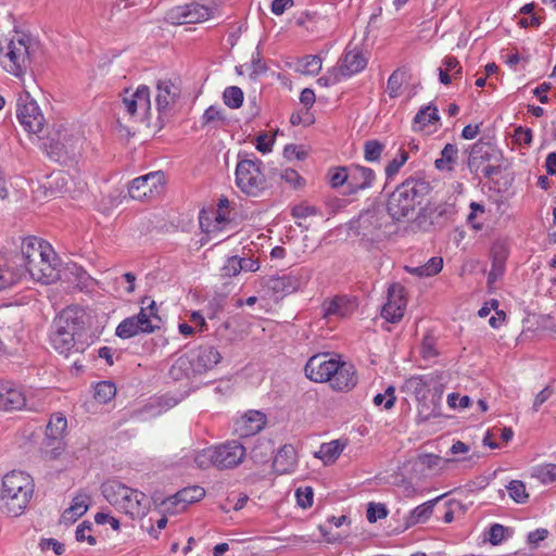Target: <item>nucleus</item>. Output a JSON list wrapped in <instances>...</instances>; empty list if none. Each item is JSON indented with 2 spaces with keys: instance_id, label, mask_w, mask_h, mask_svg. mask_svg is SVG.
Here are the masks:
<instances>
[{
  "instance_id": "obj_37",
  "label": "nucleus",
  "mask_w": 556,
  "mask_h": 556,
  "mask_svg": "<svg viewBox=\"0 0 556 556\" xmlns=\"http://www.w3.org/2000/svg\"><path fill=\"white\" fill-rule=\"evenodd\" d=\"M116 394V387L111 381H101L94 388V399L101 404L111 401Z\"/></svg>"
},
{
  "instance_id": "obj_32",
  "label": "nucleus",
  "mask_w": 556,
  "mask_h": 556,
  "mask_svg": "<svg viewBox=\"0 0 556 556\" xmlns=\"http://www.w3.org/2000/svg\"><path fill=\"white\" fill-rule=\"evenodd\" d=\"M440 121L438 108L432 103L421 108L414 117L413 129L422 130L427 125Z\"/></svg>"
},
{
  "instance_id": "obj_48",
  "label": "nucleus",
  "mask_w": 556,
  "mask_h": 556,
  "mask_svg": "<svg viewBox=\"0 0 556 556\" xmlns=\"http://www.w3.org/2000/svg\"><path fill=\"white\" fill-rule=\"evenodd\" d=\"M241 270H242V265H241L240 257H238V256L228 257L226 263L224 264V266L220 269L223 277L237 276L238 274H240Z\"/></svg>"
},
{
  "instance_id": "obj_58",
  "label": "nucleus",
  "mask_w": 556,
  "mask_h": 556,
  "mask_svg": "<svg viewBox=\"0 0 556 556\" xmlns=\"http://www.w3.org/2000/svg\"><path fill=\"white\" fill-rule=\"evenodd\" d=\"M426 277H431L441 271L443 267L442 257H431L425 265Z\"/></svg>"
},
{
  "instance_id": "obj_36",
  "label": "nucleus",
  "mask_w": 556,
  "mask_h": 556,
  "mask_svg": "<svg viewBox=\"0 0 556 556\" xmlns=\"http://www.w3.org/2000/svg\"><path fill=\"white\" fill-rule=\"evenodd\" d=\"M320 70L321 59L317 55H306L296 64V71L304 75H316Z\"/></svg>"
},
{
  "instance_id": "obj_30",
  "label": "nucleus",
  "mask_w": 556,
  "mask_h": 556,
  "mask_svg": "<svg viewBox=\"0 0 556 556\" xmlns=\"http://www.w3.org/2000/svg\"><path fill=\"white\" fill-rule=\"evenodd\" d=\"M442 496H439L434 500L428 501L409 511L407 516L404 517V530H407L416 525L425 523L433 514V508L435 504Z\"/></svg>"
},
{
  "instance_id": "obj_62",
  "label": "nucleus",
  "mask_w": 556,
  "mask_h": 556,
  "mask_svg": "<svg viewBox=\"0 0 556 556\" xmlns=\"http://www.w3.org/2000/svg\"><path fill=\"white\" fill-rule=\"evenodd\" d=\"M443 65L445 71L453 72L454 77H457L462 73V66L459 65V62L455 56H445Z\"/></svg>"
},
{
  "instance_id": "obj_59",
  "label": "nucleus",
  "mask_w": 556,
  "mask_h": 556,
  "mask_svg": "<svg viewBox=\"0 0 556 556\" xmlns=\"http://www.w3.org/2000/svg\"><path fill=\"white\" fill-rule=\"evenodd\" d=\"M39 546L42 552L52 549L56 555H61L64 552V545L55 539H42Z\"/></svg>"
},
{
  "instance_id": "obj_33",
  "label": "nucleus",
  "mask_w": 556,
  "mask_h": 556,
  "mask_svg": "<svg viewBox=\"0 0 556 556\" xmlns=\"http://www.w3.org/2000/svg\"><path fill=\"white\" fill-rule=\"evenodd\" d=\"M432 379L429 376H413L405 381L407 392L414 394L416 399L427 397Z\"/></svg>"
},
{
  "instance_id": "obj_11",
  "label": "nucleus",
  "mask_w": 556,
  "mask_h": 556,
  "mask_svg": "<svg viewBox=\"0 0 556 556\" xmlns=\"http://www.w3.org/2000/svg\"><path fill=\"white\" fill-rule=\"evenodd\" d=\"M219 3L214 0H197L178 5L166 13V21L173 25L202 23L220 15Z\"/></svg>"
},
{
  "instance_id": "obj_8",
  "label": "nucleus",
  "mask_w": 556,
  "mask_h": 556,
  "mask_svg": "<svg viewBox=\"0 0 556 556\" xmlns=\"http://www.w3.org/2000/svg\"><path fill=\"white\" fill-rule=\"evenodd\" d=\"M34 492L30 476L23 471L13 470L2 479L0 500L10 516H20L27 507Z\"/></svg>"
},
{
  "instance_id": "obj_56",
  "label": "nucleus",
  "mask_w": 556,
  "mask_h": 556,
  "mask_svg": "<svg viewBox=\"0 0 556 556\" xmlns=\"http://www.w3.org/2000/svg\"><path fill=\"white\" fill-rule=\"evenodd\" d=\"M223 112L220 109L216 106H210L205 110L203 116H202V123L203 125H208L217 121H223Z\"/></svg>"
},
{
  "instance_id": "obj_18",
  "label": "nucleus",
  "mask_w": 556,
  "mask_h": 556,
  "mask_svg": "<svg viewBox=\"0 0 556 556\" xmlns=\"http://www.w3.org/2000/svg\"><path fill=\"white\" fill-rule=\"evenodd\" d=\"M406 304L404 287L400 283L391 285L388 289L387 302L381 309L382 318L392 324L399 323L404 316Z\"/></svg>"
},
{
  "instance_id": "obj_54",
  "label": "nucleus",
  "mask_w": 556,
  "mask_h": 556,
  "mask_svg": "<svg viewBox=\"0 0 556 556\" xmlns=\"http://www.w3.org/2000/svg\"><path fill=\"white\" fill-rule=\"evenodd\" d=\"M283 156L288 161L304 160L307 156V153L302 146L287 144L283 149Z\"/></svg>"
},
{
  "instance_id": "obj_10",
  "label": "nucleus",
  "mask_w": 556,
  "mask_h": 556,
  "mask_svg": "<svg viewBox=\"0 0 556 556\" xmlns=\"http://www.w3.org/2000/svg\"><path fill=\"white\" fill-rule=\"evenodd\" d=\"M389 218L391 217L380 205H371L350 222V230L366 241L378 242L388 235Z\"/></svg>"
},
{
  "instance_id": "obj_4",
  "label": "nucleus",
  "mask_w": 556,
  "mask_h": 556,
  "mask_svg": "<svg viewBox=\"0 0 556 556\" xmlns=\"http://www.w3.org/2000/svg\"><path fill=\"white\" fill-rule=\"evenodd\" d=\"M429 191L430 185L425 179L407 178L389 195L388 215L395 222L414 218L422 210Z\"/></svg>"
},
{
  "instance_id": "obj_51",
  "label": "nucleus",
  "mask_w": 556,
  "mask_h": 556,
  "mask_svg": "<svg viewBox=\"0 0 556 556\" xmlns=\"http://www.w3.org/2000/svg\"><path fill=\"white\" fill-rule=\"evenodd\" d=\"M92 528L90 523L83 522L76 529V540L78 542L87 541L89 545H94L97 543L96 538L91 534Z\"/></svg>"
},
{
  "instance_id": "obj_19",
  "label": "nucleus",
  "mask_w": 556,
  "mask_h": 556,
  "mask_svg": "<svg viewBox=\"0 0 556 556\" xmlns=\"http://www.w3.org/2000/svg\"><path fill=\"white\" fill-rule=\"evenodd\" d=\"M163 174L152 172L135 178L128 188L129 195L135 200H146L160 192L163 186Z\"/></svg>"
},
{
  "instance_id": "obj_31",
  "label": "nucleus",
  "mask_w": 556,
  "mask_h": 556,
  "mask_svg": "<svg viewBox=\"0 0 556 556\" xmlns=\"http://www.w3.org/2000/svg\"><path fill=\"white\" fill-rule=\"evenodd\" d=\"M90 502L91 498L87 493L77 494L73 498L71 506L63 511L61 517L62 521L64 523L75 522L79 517H81L87 511Z\"/></svg>"
},
{
  "instance_id": "obj_63",
  "label": "nucleus",
  "mask_w": 556,
  "mask_h": 556,
  "mask_svg": "<svg viewBox=\"0 0 556 556\" xmlns=\"http://www.w3.org/2000/svg\"><path fill=\"white\" fill-rule=\"evenodd\" d=\"M504 273V262L502 258H494L492 269L489 273V283L494 282Z\"/></svg>"
},
{
  "instance_id": "obj_20",
  "label": "nucleus",
  "mask_w": 556,
  "mask_h": 556,
  "mask_svg": "<svg viewBox=\"0 0 556 556\" xmlns=\"http://www.w3.org/2000/svg\"><path fill=\"white\" fill-rule=\"evenodd\" d=\"M205 496V490L199 485L184 488L175 495L162 502L164 510L170 514H178L186 509L187 505L199 502Z\"/></svg>"
},
{
  "instance_id": "obj_26",
  "label": "nucleus",
  "mask_w": 556,
  "mask_h": 556,
  "mask_svg": "<svg viewBox=\"0 0 556 556\" xmlns=\"http://www.w3.org/2000/svg\"><path fill=\"white\" fill-rule=\"evenodd\" d=\"M356 308V304L348 296H334L323 304L324 317L344 318L350 316Z\"/></svg>"
},
{
  "instance_id": "obj_47",
  "label": "nucleus",
  "mask_w": 556,
  "mask_h": 556,
  "mask_svg": "<svg viewBox=\"0 0 556 556\" xmlns=\"http://www.w3.org/2000/svg\"><path fill=\"white\" fill-rule=\"evenodd\" d=\"M388 516V509L384 504L381 503H369L367 506L366 517L371 523L378 519L386 518Z\"/></svg>"
},
{
  "instance_id": "obj_57",
  "label": "nucleus",
  "mask_w": 556,
  "mask_h": 556,
  "mask_svg": "<svg viewBox=\"0 0 556 556\" xmlns=\"http://www.w3.org/2000/svg\"><path fill=\"white\" fill-rule=\"evenodd\" d=\"M514 140L518 144L529 146L532 142V130L521 126L517 127L514 131Z\"/></svg>"
},
{
  "instance_id": "obj_38",
  "label": "nucleus",
  "mask_w": 556,
  "mask_h": 556,
  "mask_svg": "<svg viewBox=\"0 0 556 556\" xmlns=\"http://www.w3.org/2000/svg\"><path fill=\"white\" fill-rule=\"evenodd\" d=\"M343 444L340 441L334 440L329 443H324L318 452L319 457L325 462H333L343 451Z\"/></svg>"
},
{
  "instance_id": "obj_45",
  "label": "nucleus",
  "mask_w": 556,
  "mask_h": 556,
  "mask_svg": "<svg viewBox=\"0 0 556 556\" xmlns=\"http://www.w3.org/2000/svg\"><path fill=\"white\" fill-rule=\"evenodd\" d=\"M408 153L401 150L397 156L388 163L386 166V176L388 179L393 178L400 170V168L407 162Z\"/></svg>"
},
{
  "instance_id": "obj_34",
  "label": "nucleus",
  "mask_w": 556,
  "mask_h": 556,
  "mask_svg": "<svg viewBox=\"0 0 556 556\" xmlns=\"http://www.w3.org/2000/svg\"><path fill=\"white\" fill-rule=\"evenodd\" d=\"M458 149L455 144L447 143L441 151V157L435 160L439 170H452L456 164Z\"/></svg>"
},
{
  "instance_id": "obj_64",
  "label": "nucleus",
  "mask_w": 556,
  "mask_h": 556,
  "mask_svg": "<svg viewBox=\"0 0 556 556\" xmlns=\"http://www.w3.org/2000/svg\"><path fill=\"white\" fill-rule=\"evenodd\" d=\"M341 75L340 73L338 72V70H332L331 72H329L327 75L318 78L317 83L321 86H330V85H333V84H337L338 81H340L341 79Z\"/></svg>"
},
{
  "instance_id": "obj_12",
  "label": "nucleus",
  "mask_w": 556,
  "mask_h": 556,
  "mask_svg": "<svg viewBox=\"0 0 556 556\" xmlns=\"http://www.w3.org/2000/svg\"><path fill=\"white\" fill-rule=\"evenodd\" d=\"M258 159H242L236 166V185L247 195L260 197L267 188Z\"/></svg>"
},
{
  "instance_id": "obj_40",
  "label": "nucleus",
  "mask_w": 556,
  "mask_h": 556,
  "mask_svg": "<svg viewBox=\"0 0 556 556\" xmlns=\"http://www.w3.org/2000/svg\"><path fill=\"white\" fill-rule=\"evenodd\" d=\"M194 463L201 469L208 467L217 468V462L215 460V448L214 446L206 447L197 453L194 456Z\"/></svg>"
},
{
  "instance_id": "obj_61",
  "label": "nucleus",
  "mask_w": 556,
  "mask_h": 556,
  "mask_svg": "<svg viewBox=\"0 0 556 556\" xmlns=\"http://www.w3.org/2000/svg\"><path fill=\"white\" fill-rule=\"evenodd\" d=\"M505 536V528L502 525L495 523L490 528L489 541L493 545L500 544Z\"/></svg>"
},
{
  "instance_id": "obj_44",
  "label": "nucleus",
  "mask_w": 556,
  "mask_h": 556,
  "mask_svg": "<svg viewBox=\"0 0 556 556\" xmlns=\"http://www.w3.org/2000/svg\"><path fill=\"white\" fill-rule=\"evenodd\" d=\"M329 184L332 188H339L346 184L349 186V168L336 167L331 168L328 173Z\"/></svg>"
},
{
  "instance_id": "obj_23",
  "label": "nucleus",
  "mask_w": 556,
  "mask_h": 556,
  "mask_svg": "<svg viewBox=\"0 0 556 556\" xmlns=\"http://www.w3.org/2000/svg\"><path fill=\"white\" fill-rule=\"evenodd\" d=\"M357 374L354 365L338 358V368L329 381L336 391H350L357 384Z\"/></svg>"
},
{
  "instance_id": "obj_52",
  "label": "nucleus",
  "mask_w": 556,
  "mask_h": 556,
  "mask_svg": "<svg viewBox=\"0 0 556 556\" xmlns=\"http://www.w3.org/2000/svg\"><path fill=\"white\" fill-rule=\"evenodd\" d=\"M295 496H296L298 504L302 508H308L313 505L314 492L311 486H305L303 489L299 488L295 491Z\"/></svg>"
},
{
  "instance_id": "obj_25",
  "label": "nucleus",
  "mask_w": 556,
  "mask_h": 556,
  "mask_svg": "<svg viewBox=\"0 0 556 556\" xmlns=\"http://www.w3.org/2000/svg\"><path fill=\"white\" fill-rule=\"evenodd\" d=\"M375 180V172L365 166L352 165L349 167V193L370 188Z\"/></svg>"
},
{
  "instance_id": "obj_35",
  "label": "nucleus",
  "mask_w": 556,
  "mask_h": 556,
  "mask_svg": "<svg viewBox=\"0 0 556 556\" xmlns=\"http://www.w3.org/2000/svg\"><path fill=\"white\" fill-rule=\"evenodd\" d=\"M66 426L67 421L63 414H53L47 425V437L54 440L61 438L66 429Z\"/></svg>"
},
{
  "instance_id": "obj_21",
  "label": "nucleus",
  "mask_w": 556,
  "mask_h": 556,
  "mask_svg": "<svg viewBox=\"0 0 556 556\" xmlns=\"http://www.w3.org/2000/svg\"><path fill=\"white\" fill-rule=\"evenodd\" d=\"M155 105L160 114L172 111L180 97V86L176 80L159 79L155 86Z\"/></svg>"
},
{
  "instance_id": "obj_50",
  "label": "nucleus",
  "mask_w": 556,
  "mask_h": 556,
  "mask_svg": "<svg viewBox=\"0 0 556 556\" xmlns=\"http://www.w3.org/2000/svg\"><path fill=\"white\" fill-rule=\"evenodd\" d=\"M420 464L426 467L427 469H441L443 468L444 464H446L448 460L444 459L438 455L433 454H426L419 457Z\"/></svg>"
},
{
  "instance_id": "obj_46",
  "label": "nucleus",
  "mask_w": 556,
  "mask_h": 556,
  "mask_svg": "<svg viewBox=\"0 0 556 556\" xmlns=\"http://www.w3.org/2000/svg\"><path fill=\"white\" fill-rule=\"evenodd\" d=\"M396 401L395 389L393 386H389L384 393H379L374 397V404L377 406L383 405L386 409H390L394 406Z\"/></svg>"
},
{
  "instance_id": "obj_43",
  "label": "nucleus",
  "mask_w": 556,
  "mask_h": 556,
  "mask_svg": "<svg viewBox=\"0 0 556 556\" xmlns=\"http://www.w3.org/2000/svg\"><path fill=\"white\" fill-rule=\"evenodd\" d=\"M507 491L509 496L516 502V503H526L529 494L527 493L526 485L520 480H513L507 485Z\"/></svg>"
},
{
  "instance_id": "obj_39",
  "label": "nucleus",
  "mask_w": 556,
  "mask_h": 556,
  "mask_svg": "<svg viewBox=\"0 0 556 556\" xmlns=\"http://www.w3.org/2000/svg\"><path fill=\"white\" fill-rule=\"evenodd\" d=\"M532 476L544 484L556 482V464L538 466L533 469Z\"/></svg>"
},
{
  "instance_id": "obj_27",
  "label": "nucleus",
  "mask_w": 556,
  "mask_h": 556,
  "mask_svg": "<svg viewBox=\"0 0 556 556\" xmlns=\"http://www.w3.org/2000/svg\"><path fill=\"white\" fill-rule=\"evenodd\" d=\"M23 276V268L14 258L0 256V290L17 283Z\"/></svg>"
},
{
  "instance_id": "obj_28",
  "label": "nucleus",
  "mask_w": 556,
  "mask_h": 556,
  "mask_svg": "<svg viewBox=\"0 0 556 556\" xmlns=\"http://www.w3.org/2000/svg\"><path fill=\"white\" fill-rule=\"evenodd\" d=\"M296 466V453L292 445L286 444L279 448L274 462L273 468L279 475L290 473Z\"/></svg>"
},
{
  "instance_id": "obj_16",
  "label": "nucleus",
  "mask_w": 556,
  "mask_h": 556,
  "mask_svg": "<svg viewBox=\"0 0 556 556\" xmlns=\"http://www.w3.org/2000/svg\"><path fill=\"white\" fill-rule=\"evenodd\" d=\"M215 460L217 469H232L238 467L247 456V448L238 440H230L222 444L214 445Z\"/></svg>"
},
{
  "instance_id": "obj_5",
  "label": "nucleus",
  "mask_w": 556,
  "mask_h": 556,
  "mask_svg": "<svg viewBox=\"0 0 556 556\" xmlns=\"http://www.w3.org/2000/svg\"><path fill=\"white\" fill-rule=\"evenodd\" d=\"M84 143L85 138L80 130L60 124L53 127L42 146L51 159L66 163L81 155Z\"/></svg>"
},
{
  "instance_id": "obj_60",
  "label": "nucleus",
  "mask_w": 556,
  "mask_h": 556,
  "mask_svg": "<svg viewBox=\"0 0 556 556\" xmlns=\"http://www.w3.org/2000/svg\"><path fill=\"white\" fill-rule=\"evenodd\" d=\"M94 521L98 525L109 523L113 530H115V531L119 530V526H121L119 520L116 519L115 517L111 516L110 514L100 511V513L96 514Z\"/></svg>"
},
{
  "instance_id": "obj_7",
  "label": "nucleus",
  "mask_w": 556,
  "mask_h": 556,
  "mask_svg": "<svg viewBox=\"0 0 556 556\" xmlns=\"http://www.w3.org/2000/svg\"><path fill=\"white\" fill-rule=\"evenodd\" d=\"M105 500L121 513L132 519L143 517L148 511L147 495L117 480H109L101 485Z\"/></svg>"
},
{
  "instance_id": "obj_42",
  "label": "nucleus",
  "mask_w": 556,
  "mask_h": 556,
  "mask_svg": "<svg viewBox=\"0 0 556 556\" xmlns=\"http://www.w3.org/2000/svg\"><path fill=\"white\" fill-rule=\"evenodd\" d=\"M384 146L378 140H367L364 143V157L368 162H379Z\"/></svg>"
},
{
  "instance_id": "obj_13",
  "label": "nucleus",
  "mask_w": 556,
  "mask_h": 556,
  "mask_svg": "<svg viewBox=\"0 0 556 556\" xmlns=\"http://www.w3.org/2000/svg\"><path fill=\"white\" fill-rule=\"evenodd\" d=\"M118 108L128 121L142 122L148 118L151 109L149 87L140 85L132 92L125 90Z\"/></svg>"
},
{
  "instance_id": "obj_9",
  "label": "nucleus",
  "mask_w": 556,
  "mask_h": 556,
  "mask_svg": "<svg viewBox=\"0 0 556 556\" xmlns=\"http://www.w3.org/2000/svg\"><path fill=\"white\" fill-rule=\"evenodd\" d=\"M141 305L137 315L127 317L118 324L115 330L118 338L130 339L141 333H153L161 328L155 301L144 296Z\"/></svg>"
},
{
  "instance_id": "obj_3",
  "label": "nucleus",
  "mask_w": 556,
  "mask_h": 556,
  "mask_svg": "<svg viewBox=\"0 0 556 556\" xmlns=\"http://www.w3.org/2000/svg\"><path fill=\"white\" fill-rule=\"evenodd\" d=\"M38 41L28 35L15 33L0 40V66L22 79L30 70L38 52Z\"/></svg>"
},
{
  "instance_id": "obj_6",
  "label": "nucleus",
  "mask_w": 556,
  "mask_h": 556,
  "mask_svg": "<svg viewBox=\"0 0 556 556\" xmlns=\"http://www.w3.org/2000/svg\"><path fill=\"white\" fill-rule=\"evenodd\" d=\"M222 359L218 350L212 345H200L178 357L169 368L174 380L202 375L213 369Z\"/></svg>"
},
{
  "instance_id": "obj_14",
  "label": "nucleus",
  "mask_w": 556,
  "mask_h": 556,
  "mask_svg": "<svg viewBox=\"0 0 556 556\" xmlns=\"http://www.w3.org/2000/svg\"><path fill=\"white\" fill-rule=\"evenodd\" d=\"M16 116L24 129L30 134H39L46 125V118L38 103L27 92L18 96Z\"/></svg>"
},
{
  "instance_id": "obj_2",
  "label": "nucleus",
  "mask_w": 556,
  "mask_h": 556,
  "mask_svg": "<svg viewBox=\"0 0 556 556\" xmlns=\"http://www.w3.org/2000/svg\"><path fill=\"white\" fill-rule=\"evenodd\" d=\"M21 254L23 271L28 273L33 280L48 285L58 279V257L50 243L36 237L25 238Z\"/></svg>"
},
{
  "instance_id": "obj_15",
  "label": "nucleus",
  "mask_w": 556,
  "mask_h": 556,
  "mask_svg": "<svg viewBox=\"0 0 556 556\" xmlns=\"http://www.w3.org/2000/svg\"><path fill=\"white\" fill-rule=\"evenodd\" d=\"M26 408L28 410H40L43 404L30 403V400L12 381H0V409L18 410Z\"/></svg>"
},
{
  "instance_id": "obj_22",
  "label": "nucleus",
  "mask_w": 556,
  "mask_h": 556,
  "mask_svg": "<svg viewBox=\"0 0 556 556\" xmlns=\"http://www.w3.org/2000/svg\"><path fill=\"white\" fill-rule=\"evenodd\" d=\"M265 425V414L258 410H249L235 421L233 432L240 438H248L258 433Z\"/></svg>"
},
{
  "instance_id": "obj_49",
  "label": "nucleus",
  "mask_w": 556,
  "mask_h": 556,
  "mask_svg": "<svg viewBox=\"0 0 556 556\" xmlns=\"http://www.w3.org/2000/svg\"><path fill=\"white\" fill-rule=\"evenodd\" d=\"M403 83V74L400 71H394L387 84V91L391 98H395L400 93V89Z\"/></svg>"
},
{
  "instance_id": "obj_17",
  "label": "nucleus",
  "mask_w": 556,
  "mask_h": 556,
  "mask_svg": "<svg viewBox=\"0 0 556 556\" xmlns=\"http://www.w3.org/2000/svg\"><path fill=\"white\" fill-rule=\"evenodd\" d=\"M338 368V358L327 353L313 355L305 365L306 377L315 382H329Z\"/></svg>"
},
{
  "instance_id": "obj_1",
  "label": "nucleus",
  "mask_w": 556,
  "mask_h": 556,
  "mask_svg": "<svg viewBox=\"0 0 556 556\" xmlns=\"http://www.w3.org/2000/svg\"><path fill=\"white\" fill-rule=\"evenodd\" d=\"M85 334L83 312L67 307L53 320L50 343L56 352L65 356L83 353L87 345L86 341L83 340Z\"/></svg>"
},
{
  "instance_id": "obj_53",
  "label": "nucleus",
  "mask_w": 556,
  "mask_h": 556,
  "mask_svg": "<svg viewBox=\"0 0 556 556\" xmlns=\"http://www.w3.org/2000/svg\"><path fill=\"white\" fill-rule=\"evenodd\" d=\"M280 178L293 188H299L304 185V179L292 168L283 169L280 174Z\"/></svg>"
},
{
  "instance_id": "obj_55",
  "label": "nucleus",
  "mask_w": 556,
  "mask_h": 556,
  "mask_svg": "<svg viewBox=\"0 0 556 556\" xmlns=\"http://www.w3.org/2000/svg\"><path fill=\"white\" fill-rule=\"evenodd\" d=\"M471 400L468 395L460 396L458 393H451L447 395V404L452 408H467Z\"/></svg>"
},
{
  "instance_id": "obj_41",
  "label": "nucleus",
  "mask_w": 556,
  "mask_h": 556,
  "mask_svg": "<svg viewBox=\"0 0 556 556\" xmlns=\"http://www.w3.org/2000/svg\"><path fill=\"white\" fill-rule=\"evenodd\" d=\"M224 102L230 109H239L243 102V91L237 87H227L223 93Z\"/></svg>"
},
{
  "instance_id": "obj_29",
  "label": "nucleus",
  "mask_w": 556,
  "mask_h": 556,
  "mask_svg": "<svg viewBox=\"0 0 556 556\" xmlns=\"http://www.w3.org/2000/svg\"><path fill=\"white\" fill-rule=\"evenodd\" d=\"M266 286L277 298H282L296 291L300 287V280L292 275H282L270 277Z\"/></svg>"
},
{
  "instance_id": "obj_24",
  "label": "nucleus",
  "mask_w": 556,
  "mask_h": 556,
  "mask_svg": "<svg viewBox=\"0 0 556 556\" xmlns=\"http://www.w3.org/2000/svg\"><path fill=\"white\" fill-rule=\"evenodd\" d=\"M368 60L365 58L362 51L354 49H346L342 59L340 60V66L338 72L341 76H352L362 72Z\"/></svg>"
}]
</instances>
